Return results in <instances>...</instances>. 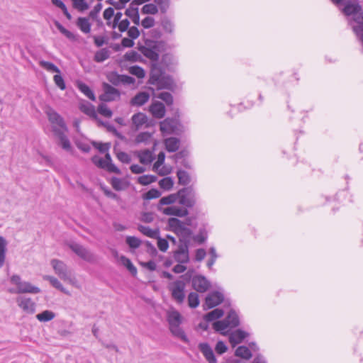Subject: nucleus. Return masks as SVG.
Masks as SVG:
<instances>
[{
  "label": "nucleus",
  "instance_id": "f257e3e1",
  "mask_svg": "<svg viewBox=\"0 0 363 363\" xmlns=\"http://www.w3.org/2000/svg\"><path fill=\"white\" fill-rule=\"evenodd\" d=\"M173 57L169 53L164 54L160 61H151L150 72L147 84L156 86L157 90L167 89L174 91L177 84L173 77L165 72L172 65Z\"/></svg>",
  "mask_w": 363,
  "mask_h": 363
},
{
  "label": "nucleus",
  "instance_id": "f03ea898",
  "mask_svg": "<svg viewBox=\"0 0 363 363\" xmlns=\"http://www.w3.org/2000/svg\"><path fill=\"white\" fill-rule=\"evenodd\" d=\"M345 16H352L357 29L363 30V8L359 0H330Z\"/></svg>",
  "mask_w": 363,
  "mask_h": 363
},
{
  "label": "nucleus",
  "instance_id": "7ed1b4c3",
  "mask_svg": "<svg viewBox=\"0 0 363 363\" xmlns=\"http://www.w3.org/2000/svg\"><path fill=\"white\" fill-rule=\"evenodd\" d=\"M166 45V43L163 40L147 39L145 40V45L140 46L138 50L150 61H158L160 53L165 51Z\"/></svg>",
  "mask_w": 363,
  "mask_h": 363
},
{
  "label": "nucleus",
  "instance_id": "20e7f679",
  "mask_svg": "<svg viewBox=\"0 0 363 363\" xmlns=\"http://www.w3.org/2000/svg\"><path fill=\"white\" fill-rule=\"evenodd\" d=\"M179 111L176 108L173 111V117H167L160 123V129L163 135H179L184 131V126L180 121Z\"/></svg>",
  "mask_w": 363,
  "mask_h": 363
},
{
  "label": "nucleus",
  "instance_id": "39448f33",
  "mask_svg": "<svg viewBox=\"0 0 363 363\" xmlns=\"http://www.w3.org/2000/svg\"><path fill=\"white\" fill-rule=\"evenodd\" d=\"M167 224L168 230L174 232L179 237L180 244H186L189 246L192 235L191 230L186 228L184 223L177 218H169Z\"/></svg>",
  "mask_w": 363,
  "mask_h": 363
},
{
  "label": "nucleus",
  "instance_id": "423d86ee",
  "mask_svg": "<svg viewBox=\"0 0 363 363\" xmlns=\"http://www.w3.org/2000/svg\"><path fill=\"white\" fill-rule=\"evenodd\" d=\"M10 281L12 284H14L17 286V290L14 291L12 289H10L9 291L11 293H16V294H39L41 290L40 288L35 286L32 285L28 281H22L21 278L18 274H13L11 279Z\"/></svg>",
  "mask_w": 363,
  "mask_h": 363
},
{
  "label": "nucleus",
  "instance_id": "0eeeda50",
  "mask_svg": "<svg viewBox=\"0 0 363 363\" xmlns=\"http://www.w3.org/2000/svg\"><path fill=\"white\" fill-rule=\"evenodd\" d=\"M179 203L186 208H192L196 204V192L192 186H189L177 191Z\"/></svg>",
  "mask_w": 363,
  "mask_h": 363
},
{
  "label": "nucleus",
  "instance_id": "6e6552de",
  "mask_svg": "<svg viewBox=\"0 0 363 363\" xmlns=\"http://www.w3.org/2000/svg\"><path fill=\"white\" fill-rule=\"evenodd\" d=\"M185 287L186 284L182 280H176L168 286L172 298L179 304H182L185 299Z\"/></svg>",
  "mask_w": 363,
  "mask_h": 363
},
{
  "label": "nucleus",
  "instance_id": "1a4fd4ad",
  "mask_svg": "<svg viewBox=\"0 0 363 363\" xmlns=\"http://www.w3.org/2000/svg\"><path fill=\"white\" fill-rule=\"evenodd\" d=\"M56 274L62 280L73 283V279L67 265L61 260L53 259L50 262Z\"/></svg>",
  "mask_w": 363,
  "mask_h": 363
},
{
  "label": "nucleus",
  "instance_id": "9d476101",
  "mask_svg": "<svg viewBox=\"0 0 363 363\" xmlns=\"http://www.w3.org/2000/svg\"><path fill=\"white\" fill-rule=\"evenodd\" d=\"M102 88L104 93L99 97L101 101L111 102L120 99L121 92L118 89L106 82L102 84Z\"/></svg>",
  "mask_w": 363,
  "mask_h": 363
},
{
  "label": "nucleus",
  "instance_id": "9b49d317",
  "mask_svg": "<svg viewBox=\"0 0 363 363\" xmlns=\"http://www.w3.org/2000/svg\"><path fill=\"white\" fill-rule=\"evenodd\" d=\"M223 300L224 296L222 293L218 291H212L209 293L205 298V303L203 306V309L208 310L213 308L223 303Z\"/></svg>",
  "mask_w": 363,
  "mask_h": 363
},
{
  "label": "nucleus",
  "instance_id": "f8f14e48",
  "mask_svg": "<svg viewBox=\"0 0 363 363\" xmlns=\"http://www.w3.org/2000/svg\"><path fill=\"white\" fill-rule=\"evenodd\" d=\"M150 0H133L130 4L129 8H128L125 14L131 18L132 21L135 25H139L140 23V15L139 11L138 9V6L141 5L145 2L150 1Z\"/></svg>",
  "mask_w": 363,
  "mask_h": 363
},
{
  "label": "nucleus",
  "instance_id": "ddd939ff",
  "mask_svg": "<svg viewBox=\"0 0 363 363\" xmlns=\"http://www.w3.org/2000/svg\"><path fill=\"white\" fill-rule=\"evenodd\" d=\"M68 246L81 259L89 262L94 261V255L83 245L77 242H72Z\"/></svg>",
  "mask_w": 363,
  "mask_h": 363
},
{
  "label": "nucleus",
  "instance_id": "4468645a",
  "mask_svg": "<svg viewBox=\"0 0 363 363\" xmlns=\"http://www.w3.org/2000/svg\"><path fill=\"white\" fill-rule=\"evenodd\" d=\"M192 287L199 293L207 291L211 287L210 281L203 275H195L192 278Z\"/></svg>",
  "mask_w": 363,
  "mask_h": 363
},
{
  "label": "nucleus",
  "instance_id": "2eb2a0df",
  "mask_svg": "<svg viewBox=\"0 0 363 363\" xmlns=\"http://www.w3.org/2000/svg\"><path fill=\"white\" fill-rule=\"evenodd\" d=\"M174 258L178 263H188L189 262V246L186 244H179L178 249L174 253Z\"/></svg>",
  "mask_w": 363,
  "mask_h": 363
},
{
  "label": "nucleus",
  "instance_id": "dca6fc26",
  "mask_svg": "<svg viewBox=\"0 0 363 363\" xmlns=\"http://www.w3.org/2000/svg\"><path fill=\"white\" fill-rule=\"evenodd\" d=\"M198 347L208 363H217L214 352L208 343L201 342Z\"/></svg>",
  "mask_w": 363,
  "mask_h": 363
},
{
  "label": "nucleus",
  "instance_id": "f3484780",
  "mask_svg": "<svg viewBox=\"0 0 363 363\" xmlns=\"http://www.w3.org/2000/svg\"><path fill=\"white\" fill-rule=\"evenodd\" d=\"M18 306L28 313L33 314L35 311V304L30 298L19 297L17 298Z\"/></svg>",
  "mask_w": 363,
  "mask_h": 363
},
{
  "label": "nucleus",
  "instance_id": "a211bd4d",
  "mask_svg": "<svg viewBox=\"0 0 363 363\" xmlns=\"http://www.w3.org/2000/svg\"><path fill=\"white\" fill-rule=\"evenodd\" d=\"M150 111L155 118L160 119L165 116L166 109L163 103L155 101L150 105Z\"/></svg>",
  "mask_w": 363,
  "mask_h": 363
},
{
  "label": "nucleus",
  "instance_id": "6ab92c4d",
  "mask_svg": "<svg viewBox=\"0 0 363 363\" xmlns=\"http://www.w3.org/2000/svg\"><path fill=\"white\" fill-rule=\"evenodd\" d=\"M248 333L241 329H238L232 332L229 336V341L233 347L241 343L245 337L248 336Z\"/></svg>",
  "mask_w": 363,
  "mask_h": 363
},
{
  "label": "nucleus",
  "instance_id": "aec40b11",
  "mask_svg": "<svg viewBox=\"0 0 363 363\" xmlns=\"http://www.w3.org/2000/svg\"><path fill=\"white\" fill-rule=\"evenodd\" d=\"M52 131H53L54 134L60 140V145H61V147L67 151L70 150H71V143H70L68 138L63 133V131L56 127L52 128Z\"/></svg>",
  "mask_w": 363,
  "mask_h": 363
},
{
  "label": "nucleus",
  "instance_id": "412c9836",
  "mask_svg": "<svg viewBox=\"0 0 363 363\" xmlns=\"http://www.w3.org/2000/svg\"><path fill=\"white\" fill-rule=\"evenodd\" d=\"M162 212L165 215L184 217L189 214L186 208H182L177 206H169L164 208Z\"/></svg>",
  "mask_w": 363,
  "mask_h": 363
},
{
  "label": "nucleus",
  "instance_id": "4be33fe9",
  "mask_svg": "<svg viewBox=\"0 0 363 363\" xmlns=\"http://www.w3.org/2000/svg\"><path fill=\"white\" fill-rule=\"evenodd\" d=\"M167 320L169 327L178 326L182 323V316L179 311L174 310L167 313Z\"/></svg>",
  "mask_w": 363,
  "mask_h": 363
},
{
  "label": "nucleus",
  "instance_id": "5701e85b",
  "mask_svg": "<svg viewBox=\"0 0 363 363\" xmlns=\"http://www.w3.org/2000/svg\"><path fill=\"white\" fill-rule=\"evenodd\" d=\"M48 116L51 123H55L64 130H67L64 119L56 111L51 110L48 113Z\"/></svg>",
  "mask_w": 363,
  "mask_h": 363
},
{
  "label": "nucleus",
  "instance_id": "b1692460",
  "mask_svg": "<svg viewBox=\"0 0 363 363\" xmlns=\"http://www.w3.org/2000/svg\"><path fill=\"white\" fill-rule=\"evenodd\" d=\"M150 99V94L147 92L142 91L137 94L130 100L132 106H140L144 105Z\"/></svg>",
  "mask_w": 363,
  "mask_h": 363
},
{
  "label": "nucleus",
  "instance_id": "393cba45",
  "mask_svg": "<svg viewBox=\"0 0 363 363\" xmlns=\"http://www.w3.org/2000/svg\"><path fill=\"white\" fill-rule=\"evenodd\" d=\"M104 169H106L108 172L115 173L120 174L121 173L119 168H118L113 162L112 159L108 152L105 155V159H104Z\"/></svg>",
  "mask_w": 363,
  "mask_h": 363
},
{
  "label": "nucleus",
  "instance_id": "a878e982",
  "mask_svg": "<svg viewBox=\"0 0 363 363\" xmlns=\"http://www.w3.org/2000/svg\"><path fill=\"white\" fill-rule=\"evenodd\" d=\"M165 148L169 152H174L178 150L180 140L177 138L170 137L164 140Z\"/></svg>",
  "mask_w": 363,
  "mask_h": 363
},
{
  "label": "nucleus",
  "instance_id": "bb28decb",
  "mask_svg": "<svg viewBox=\"0 0 363 363\" xmlns=\"http://www.w3.org/2000/svg\"><path fill=\"white\" fill-rule=\"evenodd\" d=\"M43 279L49 281V282L53 287L58 289L61 292H62L67 295H70L69 292L62 286L61 282L55 277L50 276V275H45L43 277Z\"/></svg>",
  "mask_w": 363,
  "mask_h": 363
},
{
  "label": "nucleus",
  "instance_id": "cd10ccee",
  "mask_svg": "<svg viewBox=\"0 0 363 363\" xmlns=\"http://www.w3.org/2000/svg\"><path fill=\"white\" fill-rule=\"evenodd\" d=\"M225 320L229 323V327L234 328L240 325V319L237 313L231 309L227 316L225 318Z\"/></svg>",
  "mask_w": 363,
  "mask_h": 363
},
{
  "label": "nucleus",
  "instance_id": "c85d7f7f",
  "mask_svg": "<svg viewBox=\"0 0 363 363\" xmlns=\"http://www.w3.org/2000/svg\"><path fill=\"white\" fill-rule=\"evenodd\" d=\"M224 311L221 308H216L203 315V320L206 322H211L223 317Z\"/></svg>",
  "mask_w": 363,
  "mask_h": 363
},
{
  "label": "nucleus",
  "instance_id": "c756f323",
  "mask_svg": "<svg viewBox=\"0 0 363 363\" xmlns=\"http://www.w3.org/2000/svg\"><path fill=\"white\" fill-rule=\"evenodd\" d=\"M138 230L143 235L154 239L157 238L160 234V230L158 228L152 230L150 227L143 225H138Z\"/></svg>",
  "mask_w": 363,
  "mask_h": 363
},
{
  "label": "nucleus",
  "instance_id": "7c9ffc66",
  "mask_svg": "<svg viewBox=\"0 0 363 363\" xmlns=\"http://www.w3.org/2000/svg\"><path fill=\"white\" fill-rule=\"evenodd\" d=\"M157 97L162 101H163L166 105L169 107V110L172 111H174L176 108L172 107L174 104V98L172 94L167 91H163L160 93Z\"/></svg>",
  "mask_w": 363,
  "mask_h": 363
},
{
  "label": "nucleus",
  "instance_id": "2f4dec72",
  "mask_svg": "<svg viewBox=\"0 0 363 363\" xmlns=\"http://www.w3.org/2000/svg\"><path fill=\"white\" fill-rule=\"evenodd\" d=\"M140 162L143 164H150L155 159L152 152L149 150H145L138 153Z\"/></svg>",
  "mask_w": 363,
  "mask_h": 363
},
{
  "label": "nucleus",
  "instance_id": "473e14b6",
  "mask_svg": "<svg viewBox=\"0 0 363 363\" xmlns=\"http://www.w3.org/2000/svg\"><path fill=\"white\" fill-rule=\"evenodd\" d=\"M177 177L178 178V184L180 185L186 186L191 182V177L185 170L178 169Z\"/></svg>",
  "mask_w": 363,
  "mask_h": 363
},
{
  "label": "nucleus",
  "instance_id": "72a5a7b5",
  "mask_svg": "<svg viewBox=\"0 0 363 363\" xmlns=\"http://www.w3.org/2000/svg\"><path fill=\"white\" fill-rule=\"evenodd\" d=\"M79 109L86 115L93 118L99 121V118L95 111L94 106L91 104H82L80 106Z\"/></svg>",
  "mask_w": 363,
  "mask_h": 363
},
{
  "label": "nucleus",
  "instance_id": "f704fd0d",
  "mask_svg": "<svg viewBox=\"0 0 363 363\" xmlns=\"http://www.w3.org/2000/svg\"><path fill=\"white\" fill-rule=\"evenodd\" d=\"M169 330L173 335L180 338L184 342H189V338L187 337L183 329L180 327V325L169 327Z\"/></svg>",
  "mask_w": 363,
  "mask_h": 363
},
{
  "label": "nucleus",
  "instance_id": "c9c22d12",
  "mask_svg": "<svg viewBox=\"0 0 363 363\" xmlns=\"http://www.w3.org/2000/svg\"><path fill=\"white\" fill-rule=\"evenodd\" d=\"M177 199H178L177 192L175 194H169L167 196H164L160 200L158 206H157V209L159 211H161L162 206L172 204V203H175Z\"/></svg>",
  "mask_w": 363,
  "mask_h": 363
},
{
  "label": "nucleus",
  "instance_id": "e433bc0d",
  "mask_svg": "<svg viewBox=\"0 0 363 363\" xmlns=\"http://www.w3.org/2000/svg\"><path fill=\"white\" fill-rule=\"evenodd\" d=\"M235 355L248 360L252 357V352L247 347L242 345L235 350Z\"/></svg>",
  "mask_w": 363,
  "mask_h": 363
},
{
  "label": "nucleus",
  "instance_id": "4c0bfd02",
  "mask_svg": "<svg viewBox=\"0 0 363 363\" xmlns=\"http://www.w3.org/2000/svg\"><path fill=\"white\" fill-rule=\"evenodd\" d=\"M7 241L0 235V269L4 266L7 251Z\"/></svg>",
  "mask_w": 363,
  "mask_h": 363
},
{
  "label": "nucleus",
  "instance_id": "58836bf2",
  "mask_svg": "<svg viewBox=\"0 0 363 363\" xmlns=\"http://www.w3.org/2000/svg\"><path fill=\"white\" fill-rule=\"evenodd\" d=\"M120 260L121 262V264L127 268V269L133 277H135L137 275V268L133 265V264L132 263L129 258L126 257L124 255H121L120 257Z\"/></svg>",
  "mask_w": 363,
  "mask_h": 363
},
{
  "label": "nucleus",
  "instance_id": "ea45409f",
  "mask_svg": "<svg viewBox=\"0 0 363 363\" xmlns=\"http://www.w3.org/2000/svg\"><path fill=\"white\" fill-rule=\"evenodd\" d=\"M77 25L84 33H89L91 30V23L89 22V19L87 18L79 17L77 21Z\"/></svg>",
  "mask_w": 363,
  "mask_h": 363
},
{
  "label": "nucleus",
  "instance_id": "a19ab883",
  "mask_svg": "<svg viewBox=\"0 0 363 363\" xmlns=\"http://www.w3.org/2000/svg\"><path fill=\"white\" fill-rule=\"evenodd\" d=\"M111 184L116 191L124 190L128 186L127 182H125L121 179L116 177H113L111 178Z\"/></svg>",
  "mask_w": 363,
  "mask_h": 363
},
{
  "label": "nucleus",
  "instance_id": "79ce46f5",
  "mask_svg": "<svg viewBox=\"0 0 363 363\" xmlns=\"http://www.w3.org/2000/svg\"><path fill=\"white\" fill-rule=\"evenodd\" d=\"M132 121L136 127L142 126L145 124L147 121V116L143 113H138L132 116Z\"/></svg>",
  "mask_w": 363,
  "mask_h": 363
},
{
  "label": "nucleus",
  "instance_id": "37998d69",
  "mask_svg": "<svg viewBox=\"0 0 363 363\" xmlns=\"http://www.w3.org/2000/svg\"><path fill=\"white\" fill-rule=\"evenodd\" d=\"M109 57L110 51L107 48H102L95 53L94 60L96 62H102L109 58Z\"/></svg>",
  "mask_w": 363,
  "mask_h": 363
},
{
  "label": "nucleus",
  "instance_id": "c03bdc74",
  "mask_svg": "<svg viewBox=\"0 0 363 363\" xmlns=\"http://www.w3.org/2000/svg\"><path fill=\"white\" fill-rule=\"evenodd\" d=\"M77 86L80 91L82 92L86 97H88L91 101H95L96 97L94 93L88 85L83 82H80L78 84Z\"/></svg>",
  "mask_w": 363,
  "mask_h": 363
},
{
  "label": "nucleus",
  "instance_id": "a18cd8bd",
  "mask_svg": "<svg viewBox=\"0 0 363 363\" xmlns=\"http://www.w3.org/2000/svg\"><path fill=\"white\" fill-rule=\"evenodd\" d=\"M55 317V313L51 311L45 310L36 315V318L40 322H48Z\"/></svg>",
  "mask_w": 363,
  "mask_h": 363
},
{
  "label": "nucleus",
  "instance_id": "49530a36",
  "mask_svg": "<svg viewBox=\"0 0 363 363\" xmlns=\"http://www.w3.org/2000/svg\"><path fill=\"white\" fill-rule=\"evenodd\" d=\"M121 75L116 71H112L106 74V79L113 86H118L121 84Z\"/></svg>",
  "mask_w": 363,
  "mask_h": 363
},
{
  "label": "nucleus",
  "instance_id": "de8ad7c7",
  "mask_svg": "<svg viewBox=\"0 0 363 363\" xmlns=\"http://www.w3.org/2000/svg\"><path fill=\"white\" fill-rule=\"evenodd\" d=\"M54 24L60 32L71 40H75L76 36L71 31L66 29L58 21H55Z\"/></svg>",
  "mask_w": 363,
  "mask_h": 363
},
{
  "label": "nucleus",
  "instance_id": "09e8293b",
  "mask_svg": "<svg viewBox=\"0 0 363 363\" xmlns=\"http://www.w3.org/2000/svg\"><path fill=\"white\" fill-rule=\"evenodd\" d=\"M229 327V323L225 318L222 320H217L213 323V328L217 331L220 332L222 335H225V333L223 332L225 329Z\"/></svg>",
  "mask_w": 363,
  "mask_h": 363
},
{
  "label": "nucleus",
  "instance_id": "8fccbe9b",
  "mask_svg": "<svg viewBox=\"0 0 363 363\" xmlns=\"http://www.w3.org/2000/svg\"><path fill=\"white\" fill-rule=\"evenodd\" d=\"M199 297L196 292H190L188 295V304L191 308H196L199 305Z\"/></svg>",
  "mask_w": 363,
  "mask_h": 363
},
{
  "label": "nucleus",
  "instance_id": "3c124183",
  "mask_svg": "<svg viewBox=\"0 0 363 363\" xmlns=\"http://www.w3.org/2000/svg\"><path fill=\"white\" fill-rule=\"evenodd\" d=\"M128 71L131 74L136 76L139 79H143L145 76L144 69L138 65L130 67Z\"/></svg>",
  "mask_w": 363,
  "mask_h": 363
},
{
  "label": "nucleus",
  "instance_id": "603ef678",
  "mask_svg": "<svg viewBox=\"0 0 363 363\" xmlns=\"http://www.w3.org/2000/svg\"><path fill=\"white\" fill-rule=\"evenodd\" d=\"M102 4L98 3L94 9L89 12V17L93 19L96 20L98 23H102L101 20L99 18V13L101 11L102 9Z\"/></svg>",
  "mask_w": 363,
  "mask_h": 363
},
{
  "label": "nucleus",
  "instance_id": "864d4df0",
  "mask_svg": "<svg viewBox=\"0 0 363 363\" xmlns=\"http://www.w3.org/2000/svg\"><path fill=\"white\" fill-rule=\"evenodd\" d=\"M40 66L48 72L60 73V70L55 64L50 62L42 60L40 62Z\"/></svg>",
  "mask_w": 363,
  "mask_h": 363
},
{
  "label": "nucleus",
  "instance_id": "5fc2aeb1",
  "mask_svg": "<svg viewBox=\"0 0 363 363\" xmlns=\"http://www.w3.org/2000/svg\"><path fill=\"white\" fill-rule=\"evenodd\" d=\"M124 58L125 60L127 61H130V62H138V61H140L141 59H142V57L141 55L137 52L135 50H130L129 52H127L125 55H124Z\"/></svg>",
  "mask_w": 363,
  "mask_h": 363
},
{
  "label": "nucleus",
  "instance_id": "6e6d98bb",
  "mask_svg": "<svg viewBox=\"0 0 363 363\" xmlns=\"http://www.w3.org/2000/svg\"><path fill=\"white\" fill-rule=\"evenodd\" d=\"M126 243L130 248L137 249L141 245V240L135 236H128L125 239Z\"/></svg>",
  "mask_w": 363,
  "mask_h": 363
},
{
  "label": "nucleus",
  "instance_id": "4d7b16f0",
  "mask_svg": "<svg viewBox=\"0 0 363 363\" xmlns=\"http://www.w3.org/2000/svg\"><path fill=\"white\" fill-rule=\"evenodd\" d=\"M159 185L162 189L169 191L173 187L174 181L169 177H164L159 182Z\"/></svg>",
  "mask_w": 363,
  "mask_h": 363
},
{
  "label": "nucleus",
  "instance_id": "13d9d810",
  "mask_svg": "<svg viewBox=\"0 0 363 363\" xmlns=\"http://www.w3.org/2000/svg\"><path fill=\"white\" fill-rule=\"evenodd\" d=\"M92 145L97 149L101 153H106L111 147L110 143H101L96 141L91 142Z\"/></svg>",
  "mask_w": 363,
  "mask_h": 363
},
{
  "label": "nucleus",
  "instance_id": "bf43d9fd",
  "mask_svg": "<svg viewBox=\"0 0 363 363\" xmlns=\"http://www.w3.org/2000/svg\"><path fill=\"white\" fill-rule=\"evenodd\" d=\"M161 23H162V26L165 32L169 33H173L174 24L167 17H164L162 19Z\"/></svg>",
  "mask_w": 363,
  "mask_h": 363
},
{
  "label": "nucleus",
  "instance_id": "052dcab7",
  "mask_svg": "<svg viewBox=\"0 0 363 363\" xmlns=\"http://www.w3.org/2000/svg\"><path fill=\"white\" fill-rule=\"evenodd\" d=\"M161 196V192L157 189H151L143 195L145 200H150L159 198Z\"/></svg>",
  "mask_w": 363,
  "mask_h": 363
},
{
  "label": "nucleus",
  "instance_id": "680f3d73",
  "mask_svg": "<svg viewBox=\"0 0 363 363\" xmlns=\"http://www.w3.org/2000/svg\"><path fill=\"white\" fill-rule=\"evenodd\" d=\"M158 12L157 6L153 4H147L142 8V13L144 14H156Z\"/></svg>",
  "mask_w": 363,
  "mask_h": 363
},
{
  "label": "nucleus",
  "instance_id": "e2e57ef3",
  "mask_svg": "<svg viewBox=\"0 0 363 363\" xmlns=\"http://www.w3.org/2000/svg\"><path fill=\"white\" fill-rule=\"evenodd\" d=\"M194 240L199 244L203 243L207 239V232L205 228H201L199 233L194 236Z\"/></svg>",
  "mask_w": 363,
  "mask_h": 363
},
{
  "label": "nucleus",
  "instance_id": "0e129e2a",
  "mask_svg": "<svg viewBox=\"0 0 363 363\" xmlns=\"http://www.w3.org/2000/svg\"><path fill=\"white\" fill-rule=\"evenodd\" d=\"M98 111L101 115L107 118H111L113 115L112 111L104 104L99 105Z\"/></svg>",
  "mask_w": 363,
  "mask_h": 363
},
{
  "label": "nucleus",
  "instance_id": "69168bd1",
  "mask_svg": "<svg viewBox=\"0 0 363 363\" xmlns=\"http://www.w3.org/2000/svg\"><path fill=\"white\" fill-rule=\"evenodd\" d=\"M73 6L81 11H85L89 9V4L85 0H72Z\"/></svg>",
  "mask_w": 363,
  "mask_h": 363
},
{
  "label": "nucleus",
  "instance_id": "338daca9",
  "mask_svg": "<svg viewBox=\"0 0 363 363\" xmlns=\"http://www.w3.org/2000/svg\"><path fill=\"white\" fill-rule=\"evenodd\" d=\"M155 239L157 240V246L160 250L162 252H166L169 247L168 241L164 238H162L160 236V234L158 235V237L156 238Z\"/></svg>",
  "mask_w": 363,
  "mask_h": 363
},
{
  "label": "nucleus",
  "instance_id": "774afa93",
  "mask_svg": "<svg viewBox=\"0 0 363 363\" xmlns=\"http://www.w3.org/2000/svg\"><path fill=\"white\" fill-rule=\"evenodd\" d=\"M157 5L160 7V11L165 13L169 6V0H154Z\"/></svg>",
  "mask_w": 363,
  "mask_h": 363
}]
</instances>
